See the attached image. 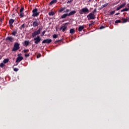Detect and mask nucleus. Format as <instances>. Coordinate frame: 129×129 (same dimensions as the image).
Instances as JSON below:
<instances>
[{
  "instance_id": "nucleus-22",
  "label": "nucleus",
  "mask_w": 129,
  "mask_h": 129,
  "mask_svg": "<svg viewBox=\"0 0 129 129\" xmlns=\"http://www.w3.org/2000/svg\"><path fill=\"white\" fill-rule=\"evenodd\" d=\"M125 5H126V3H124L123 4H122L120 6V8H121V9H122V8H123V7L125 6Z\"/></svg>"
},
{
  "instance_id": "nucleus-32",
  "label": "nucleus",
  "mask_w": 129,
  "mask_h": 129,
  "mask_svg": "<svg viewBox=\"0 0 129 129\" xmlns=\"http://www.w3.org/2000/svg\"><path fill=\"white\" fill-rule=\"evenodd\" d=\"M115 13V11H113L110 12V15H114V14Z\"/></svg>"
},
{
  "instance_id": "nucleus-28",
  "label": "nucleus",
  "mask_w": 129,
  "mask_h": 129,
  "mask_svg": "<svg viewBox=\"0 0 129 129\" xmlns=\"http://www.w3.org/2000/svg\"><path fill=\"white\" fill-rule=\"evenodd\" d=\"M45 33H46V31L44 30V31L42 32V34H41V37H43V36H44V35H45Z\"/></svg>"
},
{
  "instance_id": "nucleus-23",
  "label": "nucleus",
  "mask_w": 129,
  "mask_h": 129,
  "mask_svg": "<svg viewBox=\"0 0 129 129\" xmlns=\"http://www.w3.org/2000/svg\"><path fill=\"white\" fill-rule=\"evenodd\" d=\"M9 62V59H5L3 60V62L6 64Z\"/></svg>"
},
{
  "instance_id": "nucleus-33",
  "label": "nucleus",
  "mask_w": 129,
  "mask_h": 129,
  "mask_svg": "<svg viewBox=\"0 0 129 129\" xmlns=\"http://www.w3.org/2000/svg\"><path fill=\"white\" fill-rule=\"evenodd\" d=\"M25 57H30V53H25Z\"/></svg>"
},
{
  "instance_id": "nucleus-34",
  "label": "nucleus",
  "mask_w": 129,
  "mask_h": 129,
  "mask_svg": "<svg viewBox=\"0 0 129 129\" xmlns=\"http://www.w3.org/2000/svg\"><path fill=\"white\" fill-rule=\"evenodd\" d=\"M115 23L116 24H117V23H120V20H116V21H115Z\"/></svg>"
},
{
  "instance_id": "nucleus-8",
  "label": "nucleus",
  "mask_w": 129,
  "mask_h": 129,
  "mask_svg": "<svg viewBox=\"0 0 129 129\" xmlns=\"http://www.w3.org/2000/svg\"><path fill=\"white\" fill-rule=\"evenodd\" d=\"M34 41H35V44H39V43L41 42V38H40V36H37V37L34 38Z\"/></svg>"
},
{
  "instance_id": "nucleus-25",
  "label": "nucleus",
  "mask_w": 129,
  "mask_h": 129,
  "mask_svg": "<svg viewBox=\"0 0 129 129\" xmlns=\"http://www.w3.org/2000/svg\"><path fill=\"white\" fill-rule=\"evenodd\" d=\"M122 23H126V22H127V21L126 18L125 19L122 18Z\"/></svg>"
},
{
  "instance_id": "nucleus-6",
  "label": "nucleus",
  "mask_w": 129,
  "mask_h": 129,
  "mask_svg": "<svg viewBox=\"0 0 129 129\" xmlns=\"http://www.w3.org/2000/svg\"><path fill=\"white\" fill-rule=\"evenodd\" d=\"M87 18L88 20H94V19H95V15L93 13H90L87 16Z\"/></svg>"
},
{
  "instance_id": "nucleus-16",
  "label": "nucleus",
  "mask_w": 129,
  "mask_h": 129,
  "mask_svg": "<svg viewBox=\"0 0 129 129\" xmlns=\"http://www.w3.org/2000/svg\"><path fill=\"white\" fill-rule=\"evenodd\" d=\"M57 3V0H52L49 4V5H52L54 4H56Z\"/></svg>"
},
{
  "instance_id": "nucleus-41",
  "label": "nucleus",
  "mask_w": 129,
  "mask_h": 129,
  "mask_svg": "<svg viewBox=\"0 0 129 129\" xmlns=\"http://www.w3.org/2000/svg\"><path fill=\"white\" fill-rule=\"evenodd\" d=\"M102 29H104V26H101L100 27V30H102Z\"/></svg>"
},
{
  "instance_id": "nucleus-4",
  "label": "nucleus",
  "mask_w": 129,
  "mask_h": 129,
  "mask_svg": "<svg viewBox=\"0 0 129 129\" xmlns=\"http://www.w3.org/2000/svg\"><path fill=\"white\" fill-rule=\"evenodd\" d=\"M22 55V54H18V57L16 58V62L17 63H20V61H22V60H23V59H24V57L23 56H21V55Z\"/></svg>"
},
{
  "instance_id": "nucleus-44",
  "label": "nucleus",
  "mask_w": 129,
  "mask_h": 129,
  "mask_svg": "<svg viewBox=\"0 0 129 129\" xmlns=\"http://www.w3.org/2000/svg\"><path fill=\"white\" fill-rule=\"evenodd\" d=\"M126 6L128 8V9H129V3L127 4Z\"/></svg>"
},
{
  "instance_id": "nucleus-42",
  "label": "nucleus",
  "mask_w": 129,
  "mask_h": 129,
  "mask_svg": "<svg viewBox=\"0 0 129 129\" xmlns=\"http://www.w3.org/2000/svg\"><path fill=\"white\" fill-rule=\"evenodd\" d=\"M95 13H96V9H94L93 12V14H94Z\"/></svg>"
},
{
  "instance_id": "nucleus-10",
  "label": "nucleus",
  "mask_w": 129,
  "mask_h": 129,
  "mask_svg": "<svg viewBox=\"0 0 129 129\" xmlns=\"http://www.w3.org/2000/svg\"><path fill=\"white\" fill-rule=\"evenodd\" d=\"M67 29V25H66V24H64L63 26H62V27L59 28V30H62V32H65Z\"/></svg>"
},
{
  "instance_id": "nucleus-3",
  "label": "nucleus",
  "mask_w": 129,
  "mask_h": 129,
  "mask_svg": "<svg viewBox=\"0 0 129 129\" xmlns=\"http://www.w3.org/2000/svg\"><path fill=\"white\" fill-rule=\"evenodd\" d=\"M32 13V17H38L39 16V13L38 12V9L36 8L33 10Z\"/></svg>"
},
{
  "instance_id": "nucleus-36",
  "label": "nucleus",
  "mask_w": 129,
  "mask_h": 129,
  "mask_svg": "<svg viewBox=\"0 0 129 129\" xmlns=\"http://www.w3.org/2000/svg\"><path fill=\"white\" fill-rule=\"evenodd\" d=\"M14 71L17 72L19 71V69H18V68H14Z\"/></svg>"
},
{
  "instance_id": "nucleus-12",
  "label": "nucleus",
  "mask_w": 129,
  "mask_h": 129,
  "mask_svg": "<svg viewBox=\"0 0 129 129\" xmlns=\"http://www.w3.org/2000/svg\"><path fill=\"white\" fill-rule=\"evenodd\" d=\"M75 14H76V11H71L69 14H68L69 17L70 16H73V15H75Z\"/></svg>"
},
{
  "instance_id": "nucleus-5",
  "label": "nucleus",
  "mask_w": 129,
  "mask_h": 129,
  "mask_svg": "<svg viewBox=\"0 0 129 129\" xmlns=\"http://www.w3.org/2000/svg\"><path fill=\"white\" fill-rule=\"evenodd\" d=\"M20 49V44L18 43L15 44L12 51H18Z\"/></svg>"
},
{
  "instance_id": "nucleus-39",
  "label": "nucleus",
  "mask_w": 129,
  "mask_h": 129,
  "mask_svg": "<svg viewBox=\"0 0 129 129\" xmlns=\"http://www.w3.org/2000/svg\"><path fill=\"white\" fill-rule=\"evenodd\" d=\"M41 57V54H39L37 55V58H40Z\"/></svg>"
},
{
  "instance_id": "nucleus-21",
  "label": "nucleus",
  "mask_w": 129,
  "mask_h": 129,
  "mask_svg": "<svg viewBox=\"0 0 129 129\" xmlns=\"http://www.w3.org/2000/svg\"><path fill=\"white\" fill-rule=\"evenodd\" d=\"M129 10V8H124V9L121 10V12H127Z\"/></svg>"
},
{
  "instance_id": "nucleus-19",
  "label": "nucleus",
  "mask_w": 129,
  "mask_h": 129,
  "mask_svg": "<svg viewBox=\"0 0 129 129\" xmlns=\"http://www.w3.org/2000/svg\"><path fill=\"white\" fill-rule=\"evenodd\" d=\"M17 33H18V30H15L13 31L12 32L13 36H15V35H17Z\"/></svg>"
},
{
  "instance_id": "nucleus-20",
  "label": "nucleus",
  "mask_w": 129,
  "mask_h": 129,
  "mask_svg": "<svg viewBox=\"0 0 129 129\" xmlns=\"http://www.w3.org/2000/svg\"><path fill=\"white\" fill-rule=\"evenodd\" d=\"M25 45L27 46H29V44H30V41H25L24 42Z\"/></svg>"
},
{
  "instance_id": "nucleus-1",
  "label": "nucleus",
  "mask_w": 129,
  "mask_h": 129,
  "mask_svg": "<svg viewBox=\"0 0 129 129\" xmlns=\"http://www.w3.org/2000/svg\"><path fill=\"white\" fill-rule=\"evenodd\" d=\"M88 13H89V10H88V8L86 7L83 8L79 11L80 15H83V14H88Z\"/></svg>"
},
{
  "instance_id": "nucleus-13",
  "label": "nucleus",
  "mask_w": 129,
  "mask_h": 129,
  "mask_svg": "<svg viewBox=\"0 0 129 129\" xmlns=\"http://www.w3.org/2000/svg\"><path fill=\"white\" fill-rule=\"evenodd\" d=\"M68 16H69L68 14H64L60 17V19H65V18H67Z\"/></svg>"
},
{
  "instance_id": "nucleus-37",
  "label": "nucleus",
  "mask_w": 129,
  "mask_h": 129,
  "mask_svg": "<svg viewBox=\"0 0 129 129\" xmlns=\"http://www.w3.org/2000/svg\"><path fill=\"white\" fill-rule=\"evenodd\" d=\"M63 13H69V9H67L66 11H63Z\"/></svg>"
},
{
  "instance_id": "nucleus-38",
  "label": "nucleus",
  "mask_w": 129,
  "mask_h": 129,
  "mask_svg": "<svg viewBox=\"0 0 129 129\" xmlns=\"http://www.w3.org/2000/svg\"><path fill=\"white\" fill-rule=\"evenodd\" d=\"M120 9H121V8H120V6H119V7L117 8L116 11H119V10H120Z\"/></svg>"
},
{
  "instance_id": "nucleus-7",
  "label": "nucleus",
  "mask_w": 129,
  "mask_h": 129,
  "mask_svg": "<svg viewBox=\"0 0 129 129\" xmlns=\"http://www.w3.org/2000/svg\"><path fill=\"white\" fill-rule=\"evenodd\" d=\"M39 25H40V20L39 19L35 20L33 23V26L34 27L38 26Z\"/></svg>"
},
{
  "instance_id": "nucleus-9",
  "label": "nucleus",
  "mask_w": 129,
  "mask_h": 129,
  "mask_svg": "<svg viewBox=\"0 0 129 129\" xmlns=\"http://www.w3.org/2000/svg\"><path fill=\"white\" fill-rule=\"evenodd\" d=\"M52 42V40L51 39H44L43 41H42V44H50V43H51Z\"/></svg>"
},
{
  "instance_id": "nucleus-45",
  "label": "nucleus",
  "mask_w": 129,
  "mask_h": 129,
  "mask_svg": "<svg viewBox=\"0 0 129 129\" xmlns=\"http://www.w3.org/2000/svg\"><path fill=\"white\" fill-rule=\"evenodd\" d=\"M92 25H93V23H91V24H90L89 26H92Z\"/></svg>"
},
{
  "instance_id": "nucleus-40",
  "label": "nucleus",
  "mask_w": 129,
  "mask_h": 129,
  "mask_svg": "<svg viewBox=\"0 0 129 129\" xmlns=\"http://www.w3.org/2000/svg\"><path fill=\"white\" fill-rule=\"evenodd\" d=\"M25 24H23L22 25H21V28H25Z\"/></svg>"
},
{
  "instance_id": "nucleus-24",
  "label": "nucleus",
  "mask_w": 129,
  "mask_h": 129,
  "mask_svg": "<svg viewBox=\"0 0 129 129\" xmlns=\"http://www.w3.org/2000/svg\"><path fill=\"white\" fill-rule=\"evenodd\" d=\"M49 16H54V12H50L48 13Z\"/></svg>"
},
{
  "instance_id": "nucleus-35",
  "label": "nucleus",
  "mask_w": 129,
  "mask_h": 129,
  "mask_svg": "<svg viewBox=\"0 0 129 129\" xmlns=\"http://www.w3.org/2000/svg\"><path fill=\"white\" fill-rule=\"evenodd\" d=\"M107 6H108V4L106 3V4L103 5V7L105 8V7H107Z\"/></svg>"
},
{
  "instance_id": "nucleus-30",
  "label": "nucleus",
  "mask_w": 129,
  "mask_h": 129,
  "mask_svg": "<svg viewBox=\"0 0 129 129\" xmlns=\"http://www.w3.org/2000/svg\"><path fill=\"white\" fill-rule=\"evenodd\" d=\"M29 51H30V50H29V49H24V50H23V52H24V53H28V52H29Z\"/></svg>"
},
{
  "instance_id": "nucleus-43",
  "label": "nucleus",
  "mask_w": 129,
  "mask_h": 129,
  "mask_svg": "<svg viewBox=\"0 0 129 129\" xmlns=\"http://www.w3.org/2000/svg\"><path fill=\"white\" fill-rule=\"evenodd\" d=\"M118 15H119V13H116V14H115V16H118Z\"/></svg>"
},
{
  "instance_id": "nucleus-18",
  "label": "nucleus",
  "mask_w": 129,
  "mask_h": 129,
  "mask_svg": "<svg viewBox=\"0 0 129 129\" xmlns=\"http://www.w3.org/2000/svg\"><path fill=\"white\" fill-rule=\"evenodd\" d=\"M70 33H71V34H74L75 33V30H74V29H71L70 30Z\"/></svg>"
},
{
  "instance_id": "nucleus-14",
  "label": "nucleus",
  "mask_w": 129,
  "mask_h": 129,
  "mask_svg": "<svg viewBox=\"0 0 129 129\" xmlns=\"http://www.w3.org/2000/svg\"><path fill=\"white\" fill-rule=\"evenodd\" d=\"M84 29V25L80 26L79 27L78 31L79 32H81V31H82V30H83Z\"/></svg>"
},
{
  "instance_id": "nucleus-29",
  "label": "nucleus",
  "mask_w": 129,
  "mask_h": 129,
  "mask_svg": "<svg viewBox=\"0 0 129 129\" xmlns=\"http://www.w3.org/2000/svg\"><path fill=\"white\" fill-rule=\"evenodd\" d=\"M52 37L54 38V39H56V38L58 37V35H56V34H54V35L52 36Z\"/></svg>"
},
{
  "instance_id": "nucleus-15",
  "label": "nucleus",
  "mask_w": 129,
  "mask_h": 129,
  "mask_svg": "<svg viewBox=\"0 0 129 129\" xmlns=\"http://www.w3.org/2000/svg\"><path fill=\"white\" fill-rule=\"evenodd\" d=\"M14 22H15V20L14 19H10L9 20V25L10 26H12V25H13L14 24Z\"/></svg>"
},
{
  "instance_id": "nucleus-26",
  "label": "nucleus",
  "mask_w": 129,
  "mask_h": 129,
  "mask_svg": "<svg viewBox=\"0 0 129 129\" xmlns=\"http://www.w3.org/2000/svg\"><path fill=\"white\" fill-rule=\"evenodd\" d=\"M5 66V63H1V64H0V67L1 68H4V67Z\"/></svg>"
},
{
  "instance_id": "nucleus-17",
  "label": "nucleus",
  "mask_w": 129,
  "mask_h": 129,
  "mask_svg": "<svg viewBox=\"0 0 129 129\" xmlns=\"http://www.w3.org/2000/svg\"><path fill=\"white\" fill-rule=\"evenodd\" d=\"M66 8L65 7H63V8H61L58 12H59V13H62V12H63V11H64V10L66 9Z\"/></svg>"
},
{
  "instance_id": "nucleus-31",
  "label": "nucleus",
  "mask_w": 129,
  "mask_h": 129,
  "mask_svg": "<svg viewBox=\"0 0 129 129\" xmlns=\"http://www.w3.org/2000/svg\"><path fill=\"white\" fill-rule=\"evenodd\" d=\"M24 12V8L22 7L21 8L20 10V13H23Z\"/></svg>"
},
{
  "instance_id": "nucleus-11",
  "label": "nucleus",
  "mask_w": 129,
  "mask_h": 129,
  "mask_svg": "<svg viewBox=\"0 0 129 129\" xmlns=\"http://www.w3.org/2000/svg\"><path fill=\"white\" fill-rule=\"evenodd\" d=\"M13 40H14V38L11 37H7L6 39V41H7V42H13Z\"/></svg>"
},
{
  "instance_id": "nucleus-2",
  "label": "nucleus",
  "mask_w": 129,
  "mask_h": 129,
  "mask_svg": "<svg viewBox=\"0 0 129 129\" xmlns=\"http://www.w3.org/2000/svg\"><path fill=\"white\" fill-rule=\"evenodd\" d=\"M41 31H42V28H39L37 31L33 32L32 34L33 38H35L37 35H40Z\"/></svg>"
},
{
  "instance_id": "nucleus-27",
  "label": "nucleus",
  "mask_w": 129,
  "mask_h": 129,
  "mask_svg": "<svg viewBox=\"0 0 129 129\" xmlns=\"http://www.w3.org/2000/svg\"><path fill=\"white\" fill-rule=\"evenodd\" d=\"M20 18H24V13H20Z\"/></svg>"
},
{
  "instance_id": "nucleus-46",
  "label": "nucleus",
  "mask_w": 129,
  "mask_h": 129,
  "mask_svg": "<svg viewBox=\"0 0 129 129\" xmlns=\"http://www.w3.org/2000/svg\"><path fill=\"white\" fill-rule=\"evenodd\" d=\"M126 20H127V21H128L129 20V17H126Z\"/></svg>"
}]
</instances>
